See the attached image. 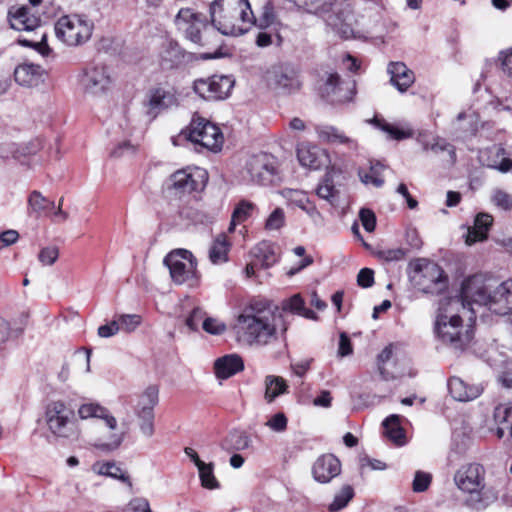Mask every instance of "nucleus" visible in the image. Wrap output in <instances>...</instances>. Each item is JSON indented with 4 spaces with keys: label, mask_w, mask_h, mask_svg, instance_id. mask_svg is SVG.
I'll use <instances>...</instances> for the list:
<instances>
[{
    "label": "nucleus",
    "mask_w": 512,
    "mask_h": 512,
    "mask_svg": "<svg viewBox=\"0 0 512 512\" xmlns=\"http://www.w3.org/2000/svg\"><path fill=\"white\" fill-rule=\"evenodd\" d=\"M463 306L473 311L472 305L486 306L497 315L512 312V280H506L493 288L482 275H473L465 279L461 286Z\"/></svg>",
    "instance_id": "nucleus-1"
},
{
    "label": "nucleus",
    "mask_w": 512,
    "mask_h": 512,
    "mask_svg": "<svg viewBox=\"0 0 512 512\" xmlns=\"http://www.w3.org/2000/svg\"><path fill=\"white\" fill-rule=\"evenodd\" d=\"M486 469L479 463L462 465L454 475L459 490L466 494L464 505L481 512L498 500V491L486 483Z\"/></svg>",
    "instance_id": "nucleus-2"
},
{
    "label": "nucleus",
    "mask_w": 512,
    "mask_h": 512,
    "mask_svg": "<svg viewBox=\"0 0 512 512\" xmlns=\"http://www.w3.org/2000/svg\"><path fill=\"white\" fill-rule=\"evenodd\" d=\"M210 16L215 31L223 35H242L257 24L248 0H214Z\"/></svg>",
    "instance_id": "nucleus-3"
},
{
    "label": "nucleus",
    "mask_w": 512,
    "mask_h": 512,
    "mask_svg": "<svg viewBox=\"0 0 512 512\" xmlns=\"http://www.w3.org/2000/svg\"><path fill=\"white\" fill-rule=\"evenodd\" d=\"M275 316L262 302L251 303L239 315L235 327L238 339L249 344L265 345L276 338Z\"/></svg>",
    "instance_id": "nucleus-4"
},
{
    "label": "nucleus",
    "mask_w": 512,
    "mask_h": 512,
    "mask_svg": "<svg viewBox=\"0 0 512 512\" xmlns=\"http://www.w3.org/2000/svg\"><path fill=\"white\" fill-rule=\"evenodd\" d=\"M194 145L198 152L203 150L217 152L221 149L224 137L220 128L208 119L195 114L190 124L177 137Z\"/></svg>",
    "instance_id": "nucleus-5"
},
{
    "label": "nucleus",
    "mask_w": 512,
    "mask_h": 512,
    "mask_svg": "<svg viewBox=\"0 0 512 512\" xmlns=\"http://www.w3.org/2000/svg\"><path fill=\"white\" fill-rule=\"evenodd\" d=\"M175 24L188 40L199 46H208L218 38L217 31L209 26L206 16L191 8L180 9Z\"/></svg>",
    "instance_id": "nucleus-6"
},
{
    "label": "nucleus",
    "mask_w": 512,
    "mask_h": 512,
    "mask_svg": "<svg viewBox=\"0 0 512 512\" xmlns=\"http://www.w3.org/2000/svg\"><path fill=\"white\" fill-rule=\"evenodd\" d=\"M93 29V22L80 14L63 15L54 25L57 39L70 47L85 44L91 38Z\"/></svg>",
    "instance_id": "nucleus-7"
},
{
    "label": "nucleus",
    "mask_w": 512,
    "mask_h": 512,
    "mask_svg": "<svg viewBox=\"0 0 512 512\" xmlns=\"http://www.w3.org/2000/svg\"><path fill=\"white\" fill-rule=\"evenodd\" d=\"M414 285L423 293L440 295L448 286V278L443 269L427 259H416L410 263Z\"/></svg>",
    "instance_id": "nucleus-8"
},
{
    "label": "nucleus",
    "mask_w": 512,
    "mask_h": 512,
    "mask_svg": "<svg viewBox=\"0 0 512 512\" xmlns=\"http://www.w3.org/2000/svg\"><path fill=\"white\" fill-rule=\"evenodd\" d=\"M45 420L55 437L77 439L80 434L74 410L62 401H52L47 405Z\"/></svg>",
    "instance_id": "nucleus-9"
},
{
    "label": "nucleus",
    "mask_w": 512,
    "mask_h": 512,
    "mask_svg": "<svg viewBox=\"0 0 512 512\" xmlns=\"http://www.w3.org/2000/svg\"><path fill=\"white\" fill-rule=\"evenodd\" d=\"M207 182L204 169L194 167L180 169L170 175L165 181V191L169 196L181 197L194 191L202 190Z\"/></svg>",
    "instance_id": "nucleus-10"
},
{
    "label": "nucleus",
    "mask_w": 512,
    "mask_h": 512,
    "mask_svg": "<svg viewBox=\"0 0 512 512\" xmlns=\"http://www.w3.org/2000/svg\"><path fill=\"white\" fill-rule=\"evenodd\" d=\"M164 264L169 268L174 283H188L190 286L198 283L197 261L190 251L174 250L164 258Z\"/></svg>",
    "instance_id": "nucleus-11"
},
{
    "label": "nucleus",
    "mask_w": 512,
    "mask_h": 512,
    "mask_svg": "<svg viewBox=\"0 0 512 512\" xmlns=\"http://www.w3.org/2000/svg\"><path fill=\"white\" fill-rule=\"evenodd\" d=\"M438 338L454 350L463 351L472 340V331L464 328L462 318L453 315H439L435 326Z\"/></svg>",
    "instance_id": "nucleus-12"
},
{
    "label": "nucleus",
    "mask_w": 512,
    "mask_h": 512,
    "mask_svg": "<svg viewBox=\"0 0 512 512\" xmlns=\"http://www.w3.org/2000/svg\"><path fill=\"white\" fill-rule=\"evenodd\" d=\"M245 172L249 180L259 185H271L278 179L277 159L268 153L252 155L246 162Z\"/></svg>",
    "instance_id": "nucleus-13"
},
{
    "label": "nucleus",
    "mask_w": 512,
    "mask_h": 512,
    "mask_svg": "<svg viewBox=\"0 0 512 512\" xmlns=\"http://www.w3.org/2000/svg\"><path fill=\"white\" fill-rule=\"evenodd\" d=\"M234 84L235 81L231 76L213 75L196 79L193 82V91L204 100L219 101L230 95Z\"/></svg>",
    "instance_id": "nucleus-14"
},
{
    "label": "nucleus",
    "mask_w": 512,
    "mask_h": 512,
    "mask_svg": "<svg viewBox=\"0 0 512 512\" xmlns=\"http://www.w3.org/2000/svg\"><path fill=\"white\" fill-rule=\"evenodd\" d=\"M79 82L85 93L100 95L109 88L111 78L104 64H92L83 70Z\"/></svg>",
    "instance_id": "nucleus-15"
},
{
    "label": "nucleus",
    "mask_w": 512,
    "mask_h": 512,
    "mask_svg": "<svg viewBox=\"0 0 512 512\" xmlns=\"http://www.w3.org/2000/svg\"><path fill=\"white\" fill-rule=\"evenodd\" d=\"M267 81L275 90L284 94L296 92L301 86L297 70L287 64L273 66L267 73Z\"/></svg>",
    "instance_id": "nucleus-16"
},
{
    "label": "nucleus",
    "mask_w": 512,
    "mask_h": 512,
    "mask_svg": "<svg viewBox=\"0 0 512 512\" xmlns=\"http://www.w3.org/2000/svg\"><path fill=\"white\" fill-rule=\"evenodd\" d=\"M11 28L18 31H32L40 26L41 18L32 12V8L23 5L12 6L8 12Z\"/></svg>",
    "instance_id": "nucleus-17"
},
{
    "label": "nucleus",
    "mask_w": 512,
    "mask_h": 512,
    "mask_svg": "<svg viewBox=\"0 0 512 512\" xmlns=\"http://www.w3.org/2000/svg\"><path fill=\"white\" fill-rule=\"evenodd\" d=\"M341 472V463L333 454H324L317 458L312 467V474L316 481L328 483Z\"/></svg>",
    "instance_id": "nucleus-18"
},
{
    "label": "nucleus",
    "mask_w": 512,
    "mask_h": 512,
    "mask_svg": "<svg viewBox=\"0 0 512 512\" xmlns=\"http://www.w3.org/2000/svg\"><path fill=\"white\" fill-rule=\"evenodd\" d=\"M177 104V97L172 90H166L162 87H156L149 91L148 113L156 116L161 111Z\"/></svg>",
    "instance_id": "nucleus-19"
},
{
    "label": "nucleus",
    "mask_w": 512,
    "mask_h": 512,
    "mask_svg": "<svg viewBox=\"0 0 512 512\" xmlns=\"http://www.w3.org/2000/svg\"><path fill=\"white\" fill-rule=\"evenodd\" d=\"M447 386L450 395L460 402L474 400L480 396L483 391L481 385H470L456 376L449 378Z\"/></svg>",
    "instance_id": "nucleus-20"
},
{
    "label": "nucleus",
    "mask_w": 512,
    "mask_h": 512,
    "mask_svg": "<svg viewBox=\"0 0 512 512\" xmlns=\"http://www.w3.org/2000/svg\"><path fill=\"white\" fill-rule=\"evenodd\" d=\"M387 72L390 74V82L400 92H405L414 83L415 76L403 62H390Z\"/></svg>",
    "instance_id": "nucleus-21"
},
{
    "label": "nucleus",
    "mask_w": 512,
    "mask_h": 512,
    "mask_svg": "<svg viewBox=\"0 0 512 512\" xmlns=\"http://www.w3.org/2000/svg\"><path fill=\"white\" fill-rule=\"evenodd\" d=\"M243 369V360L237 354L225 355L214 362V372L218 379H228Z\"/></svg>",
    "instance_id": "nucleus-22"
},
{
    "label": "nucleus",
    "mask_w": 512,
    "mask_h": 512,
    "mask_svg": "<svg viewBox=\"0 0 512 512\" xmlns=\"http://www.w3.org/2000/svg\"><path fill=\"white\" fill-rule=\"evenodd\" d=\"M488 154L487 167L501 173H507L512 170L511 150H507L502 145H495L488 149Z\"/></svg>",
    "instance_id": "nucleus-23"
},
{
    "label": "nucleus",
    "mask_w": 512,
    "mask_h": 512,
    "mask_svg": "<svg viewBox=\"0 0 512 512\" xmlns=\"http://www.w3.org/2000/svg\"><path fill=\"white\" fill-rule=\"evenodd\" d=\"M14 78L21 86H37L43 81V69L40 65L22 64L15 68Z\"/></svg>",
    "instance_id": "nucleus-24"
},
{
    "label": "nucleus",
    "mask_w": 512,
    "mask_h": 512,
    "mask_svg": "<svg viewBox=\"0 0 512 512\" xmlns=\"http://www.w3.org/2000/svg\"><path fill=\"white\" fill-rule=\"evenodd\" d=\"M493 223V218L489 214L479 213L474 220V225L468 230L466 235V244L472 245L476 242L487 239L488 231Z\"/></svg>",
    "instance_id": "nucleus-25"
},
{
    "label": "nucleus",
    "mask_w": 512,
    "mask_h": 512,
    "mask_svg": "<svg viewBox=\"0 0 512 512\" xmlns=\"http://www.w3.org/2000/svg\"><path fill=\"white\" fill-rule=\"evenodd\" d=\"M78 414L81 419L100 418L104 420L105 424L112 430L117 427L116 418L111 415L105 407L99 404H83L79 407Z\"/></svg>",
    "instance_id": "nucleus-26"
},
{
    "label": "nucleus",
    "mask_w": 512,
    "mask_h": 512,
    "mask_svg": "<svg viewBox=\"0 0 512 512\" xmlns=\"http://www.w3.org/2000/svg\"><path fill=\"white\" fill-rule=\"evenodd\" d=\"M159 402V388L156 385L148 386L139 396L134 406L135 414H154V408Z\"/></svg>",
    "instance_id": "nucleus-27"
},
{
    "label": "nucleus",
    "mask_w": 512,
    "mask_h": 512,
    "mask_svg": "<svg viewBox=\"0 0 512 512\" xmlns=\"http://www.w3.org/2000/svg\"><path fill=\"white\" fill-rule=\"evenodd\" d=\"M326 92L336 94L341 90L347 91L344 96H338L337 100L340 102L350 101L355 94V82L348 81L344 82L340 79L337 73H330L325 82Z\"/></svg>",
    "instance_id": "nucleus-28"
},
{
    "label": "nucleus",
    "mask_w": 512,
    "mask_h": 512,
    "mask_svg": "<svg viewBox=\"0 0 512 512\" xmlns=\"http://www.w3.org/2000/svg\"><path fill=\"white\" fill-rule=\"evenodd\" d=\"M54 207V202L44 197L37 190L32 191L28 197V213L36 218L49 215Z\"/></svg>",
    "instance_id": "nucleus-29"
},
{
    "label": "nucleus",
    "mask_w": 512,
    "mask_h": 512,
    "mask_svg": "<svg viewBox=\"0 0 512 512\" xmlns=\"http://www.w3.org/2000/svg\"><path fill=\"white\" fill-rule=\"evenodd\" d=\"M400 420L401 417L399 415L392 414L382 423L384 427V434L397 446H402L406 443L405 432L401 427Z\"/></svg>",
    "instance_id": "nucleus-30"
},
{
    "label": "nucleus",
    "mask_w": 512,
    "mask_h": 512,
    "mask_svg": "<svg viewBox=\"0 0 512 512\" xmlns=\"http://www.w3.org/2000/svg\"><path fill=\"white\" fill-rule=\"evenodd\" d=\"M315 130L320 140L328 143L347 144L349 146L355 145V141L347 137L338 128L331 125H317Z\"/></svg>",
    "instance_id": "nucleus-31"
},
{
    "label": "nucleus",
    "mask_w": 512,
    "mask_h": 512,
    "mask_svg": "<svg viewBox=\"0 0 512 512\" xmlns=\"http://www.w3.org/2000/svg\"><path fill=\"white\" fill-rule=\"evenodd\" d=\"M281 309L283 312H290L303 316L307 319H316V313L305 307V302L299 294H295L290 298L282 301Z\"/></svg>",
    "instance_id": "nucleus-32"
},
{
    "label": "nucleus",
    "mask_w": 512,
    "mask_h": 512,
    "mask_svg": "<svg viewBox=\"0 0 512 512\" xmlns=\"http://www.w3.org/2000/svg\"><path fill=\"white\" fill-rule=\"evenodd\" d=\"M251 439L246 432L231 431L223 440L221 446L227 451H242L250 447Z\"/></svg>",
    "instance_id": "nucleus-33"
},
{
    "label": "nucleus",
    "mask_w": 512,
    "mask_h": 512,
    "mask_svg": "<svg viewBox=\"0 0 512 512\" xmlns=\"http://www.w3.org/2000/svg\"><path fill=\"white\" fill-rule=\"evenodd\" d=\"M230 244L225 234H219L209 249V259L213 264L224 263L228 260Z\"/></svg>",
    "instance_id": "nucleus-34"
},
{
    "label": "nucleus",
    "mask_w": 512,
    "mask_h": 512,
    "mask_svg": "<svg viewBox=\"0 0 512 512\" xmlns=\"http://www.w3.org/2000/svg\"><path fill=\"white\" fill-rule=\"evenodd\" d=\"M253 253L264 268H269L278 261L275 246L269 242L259 243L254 248Z\"/></svg>",
    "instance_id": "nucleus-35"
},
{
    "label": "nucleus",
    "mask_w": 512,
    "mask_h": 512,
    "mask_svg": "<svg viewBox=\"0 0 512 512\" xmlns=\"http://www.w3.org/2000/svg\"><path fill=\"white\" fill-rule=\"evenodd\" d=\"M385 168V165L379 161L371 162L369 172L359 170L358 174L364 184H372L373 186L379 188L384 184V179L382 178L381 174Z\"/></svg>",
    "instance_id": "nucleus-36"
},
{
    "label": "nucleus",
    "mask_w": 512,
    "mask_h": 512,
    "mask_svg": "<svg viewBox=\"0 0 512 512\" xmlns=\"http://www.w3.org/2000/svg\"><path fill=\"white\" fill-rule=\"evenodd\" d=\"M288 198L292 204L305 211L309 216H320V213L318 212L315 204L310 201L304 192L291 190L289 192Z\"/></svg>",
    "instance_id": "nucleus-37"
},
{
    "label": "nucleus",
    "mask_w": 512,
    "mask_h": 512,
    "mask_svg": "<svg viewBox=\"0 0 512 512\" xmlns=\"http://www.w3.org/2000/svg\"><path fill=\"white\" fill-rule=\"evenodd\" d=\"M254 208H255V205L252 202L247 201V200H241L237 204V206L235 207V209L232 213L229 231L232 232L234 230L236 224L242 223L245 220H247L250 217Z\"/></svg>",
    "instance_id": "nucleus-38"
},
{
    "label": "nucleus",
    "mask_w": 512,
    "mask_h": 512,
    "mask_svg": "<svg viewBox=\"0 0 512 512\" xmlns=\"http://www.w3.org/2000/svg\"><path fill=\"white\" fill-rule=\"evenodd\" d=\"M96 466H98V474L118 479L127 483L129 487H132L129 476L126 475L125 472L114 462L98 463L94 467Z\"/></svg>",
    "instance_id": "nucleus-39"
},
{
    "label": "nucleus",
    "mask_w": 512,
    "mask_h": 512,
    "mask_svg": "<svg viewBox=\"0 0 512 512\" xmlns=\"http://www.w3.org/2000/svg\"><path fill=\"white\" fill-rule=\"evenodd\" d=\"M201 485L206 489H217L220 484L214 475V464L203 462L198 467Z\"/></svg>",
    "instance_id": "nucleus-40"
},
{
    "label": "nucleus",
    "mask_w": 512,
    "mask_h": 512,
    "mask_svg": "<svg viewBox=\"0 0 512 512\" xmlns=\"http://www.w3.org/2000/svg\"><path fill=\"white\" fill-rule=\"evenodd\" d=\"M287 385L283 378L275 376L266 377L265 398L272 402L277 396L286 391Z\"/></svg>",
    "instance_id": "nucleus-41"
},
{
    "label": "nucleus",
    "mask_w": 512,
    "mask_h": 512,
    "mask_svg": "<svg viewBox=\"0 0 512 512\" xmlns=\"http://www.w3.org/2000/svg\"><path fill=\"white\" fill-rule=\"evenodd\" d=\"M354 497V489L351 485H344L334 496L333 501L329 505L331 512L342 510L347 506L349 501Z\"/></svg>",
    "instance_id": "nucleus-42"
},
{
    "label": "nucleus",
    "mask_w": 512,
    "mask_h": 512,
    "mask_svg": "<svg viewBox=\"0 0 512 512\" xmlns=\"http://www.w3.org/2000/svg\"><path fill=\"white\" fill-rule=\"evenodd\" d=\"M297 157L303 167L317 169L319 167V160L315 147L300 146L297 148Z\"/></svg>",
    "instance_id": "nucleus-43"
},
{
    "label": "nucleus",
    "mask_w": 512,
    "mask_h": 512,
    "mask_svg": "<svg viewBox=\"0 0 512 512\" xmlns=\"http://www.w3.org/2000/svg\"><path fill=\"white\" fill-rule=\"evenodd\" d=\"M336 193L337 190L335 189L332 177L325 175L316 189L317 196L330 203H333V198L335 197Z\"/></svg>",
    "instance_id": "nucleus-44"
},
{
    "label": "nucleus",
    "mask_w": 512,
    "mask_h": 512,
    "mask_svg": "<svg viewBox=\"0 0 512 512\" xmlns=\"http://www.w3.org/2000/svg\"><path fill=\"white\" fill-rule=\"evenodd\" d=\"M426 149H430L435 153L446 151L448 152L451 162H456V150L455 147L447 142L444 138L437 137L431 145H426Z\"/></svg>",
    "instance_id": "nucleus-45"
},
{
    "label": "nucleus",
    "mask_w": 512,
    "mask_h": 512,
    "mask_svg": "<svg viewBox=\"0 0 512 512\" xmlns=\"http://www.w3.org/2000/svg\"><path fill=\"white\" fill-rule=\"evenodd\" d=\"M375 123L381 130L388 133L392 139L402 140V139H406V138H409L412 136L411 131L401 130V129L394 127L393 125L385 122L384 120L376 119Z\"/></svg>",
    "instance_id": "nucleus-46"
},
{
    "label": "nucleus",
    "mask_w": 512,
    "mask_h": 512,
    "mask_svg": "<svg viewBox=\"0 0 512 512\" xmlns=\"http://www.w3.org/2000/svg\"><path fill=\"white\" fill-rule=\"evenodd\" d=\"M138 423H139V429L141 433L147 437L151 438L155 433V427H154V414L151 413H145V414H135Z\"/></svg>",
    "instance_id": "nucleus-47"
},
{
    "label": "nucleus",
    "mask_w": 512,
    "mask_h": 512,
    "mask_svg": "<svg viewBox=\"0 0 512 512\" xmlns=\"http://www.w3.org/2000/svg\"><path fill=\"white\" fill-rule=\"evenodd\" d=\"M407 255V250L404 248H394V249H385L380 250L376 253V256L385 262H397L405 259Z\"/></svg>",
    "instance_id": "nucleus-48"
},
{
    "label": "nucleus",
    "mask_w": 512,
    "mask_h": 512,
    "mask_svg": "<svg viewBox=\"0 0 512 512\" xmlns=\"http://www.w3.org/2000/svg\"><path fill=\"white\" fill-rule=\"evenodd\" d=\"M432 481V475L423 471H416L413 482L412 489L416 493H421L426 491Z\"/></svg>",
    "instance_id": "nucleus-49"
},
{
    "label": "nucleus",
    "mask_w": 512,
    "mask_h": 512,
    "mask_svg": "<svg viewBox=\"0 0 512 512\" xmlns=\"http://www.w3.org/2000/svg\"><path fill=\"white\" fill-rule=\"evenodd\" d=\"M285 223V213L282 208H276L273 210V212L269 215V217L266 220L265 228L267 230H278L280 229Z\"/></svg>",
    "instance_id": "nucleus-50"
},
{
    "label": "nucleus",
    "mask_w": 512,
    "mask_h": 512,
    "mask_svg": "<svg viewBox=\"0 0 512 512\" xmlns=\"http://www.w3.org/2000/svg\"><path fill=\"white\" fill-rule=\"evenodd\" d=\"M120 330L127 332L134 331L141 323V318L136 314H124L121 315L118 320Z\"/></svg>",
    "instance_id": "nucleus-51"
},
{
    "label": "nucleus",
    "mask_w": 512,
    "mask_h": 512,
    "mask_svg": "<svg viewBox=\"0 0 512 512\" xmlns=\"http://www.w3.org/2000/svg\"><path fill=\"white\" fill-rule=\"evenodd\" d=\"M178 214L182 220L187 222L198 223L203 221L202 213L198 209L189 205L182 206L179 209Z\"/></svg>",
    "instance_id": "nucleus-52"
},
{
    "label": "nucleus",
    "mask_w": 512,
    "mask_h": 512,
    "mask_svg": "<svg viewBox=\"0 0 512 512\" xmlns=\"http://www.w3.org/2000/svg\"><path fill=\"white\" fill-rule=\"evenodd\" d=\"M41 147L42 142L39 139H35L28 143L27 145L17 148L13 152V157L19 160L21 157L34 155L41 149Z\"/></svg>",
    "instance_id": "nucleus-53"
},
{
    "label": "nucleus",
    "mask_w": 512,
    "mask_h": 512,
    "mask_svg": "<svg viewBox=\"0 0 512 512\" xmlns=\"http://www.w3.org/2000/svg\"><path fill=\"white\" fill-rule=\"evenodd\" d=\"M202 329L209 334L220 335L225 332L226 325L215 318L206 317L202 322Z\"/></svg>",
    "instance_id": "nucleus-54"
},
{
    "label": "nucleus",
    "mask_w": 512,
    "mask_h": 512,
    "mask_svg": "<svg viewBox=\"0 0 512 512\" xmlns=\"http://www.w3.org/2000/svg\"><path fill=\"white\" fill-rule=\"evenodd\" d=\"M205 318V311L202 308L196 307L187 317L186 325L190 330L197 331L199 329L200 324L202 325V322Z\"/></svg>",
    "instance_id": "nucleus-55"
},
{
    "label": "nucleus",
    "mask_w": 512,
    "mask_h": 512,
    "mask_svg": "<svg viewBox=\"0 0 512 512\" xmlns=\"http://www.w3.org/2000/svg\"><path fill=\"white\" fill-rule=\"evenodd\" d=\"M59 256V250L56 246H48L41 249L38 255L39 261L43 265H53Z\"/></svg>",
    "instance_id": "nucleus-56"
},
{
    "label": "nucleus",
    "mask_w": 512,
    "mask_h": 512,
    "mask_svg": "<svg viewBox=\"0 0 512 512\" xmlns=\"http://www.w3.org/2000/svg\"><path fill=\"white\" fill-rule=\"evenodd\" d=\"M180 62L178 51L174 48H168L161 56V66L164 69H172Z\"/></svg>",
    "instance_id": "nucleus-57"
},
{
    "label": "nucleus",
    "mask_w": 512,
    "mask_h": 512,
    "mask_svg": "<svg viewBox=\"0 0 512 512\" xmlns=\"http://www.w3.org/2000/svg\"><path fill=\"white\" fill-rule=\"evenodd\" d=\"M492 200L495 205L503 210H510L512 208V196L503 190H495Z\"/></svg>",
    "instance_id": "nucleus-58"
},
{
    "label": "nucleus",
    "mask_w": 512,
    "mask_h": 512,
    "mask_svg": "<svg viewBox=\"0 0 512 512\" xmlns=\"http://www.w3.org/2000/svg\"><path fill=\"white\" fill-rule=\"evenodd\" d=\"M359 218L362 226L367 232H373L376 227V216L372 210L362 208L359 212Z\"/></svg>",
    "instance_id": "nucleus-59"
},
{
    "label": "nucleus",
    "mask_w": 512,
    "mask_h": 512,
    "mask_svg": "<svg viewBox=\"0 0 512 512\" xmlns=\"http://www.w3.org/2000/svg\"><path fill=\"white\" fill-rule=\"evenodd\" d=\"M275 432H283L287 428V418L284 413H276L265 424Z\"/></svg>",
    "instance_id": "nucleus-60"
},
{
    "label": "nucleus",
    "mask_w": 512,
    "mask_h": 512,
    "mask_svg": "<svg viewBox=\"0 0 512 512\" xmlns=\"http://www.w3.org/2000/svg\"><path fill=\"white\" fill-rule=\"evenodd\" d=\"M357 284L362 288H369L374 284V271L362 268L357 275Z\"/></svg>",
    "instance_id": "nucleus-61"
},
{
    "label": "nucleus",
    "mask_w": 512,
    "mask_h": 512,
    "mask_svg": "<svg viewBox=\"0 0 512 512\" xmlns=\"http://www.w3.org/2000/svg\"><path fill=\"white\" fill-rule=\"evenodd\" d=\"M274 22H275V14H274L273 7L270 5H266L264 7L262 16L258 20L257 25L259 26V28L264 29V28L270 27L272 24H274Z\"/></svg>",
    "instance_id": "nucleus-62"
},
{
    "label": "nucleus",
    "mask_w": 512,
    "mask_h": 512,
    "mask_svg": "<svg viewBox=\"0 0 512 512\" xmlns=\"http://www.w3.org/2000/svg\"><path fill=\"white\" fill-rule=\"evenodd\" d=\"M120 330L119 323L114 320L109 324L102 325L98 328V335L102 338H108L115 335Z\"/></svg>",
    "instance_id": "nucleus-63"
},
{
    "label": "nucleus",
    "mask_w": 512,
    "mask_h": 512,
    "mask_svg": "<svg viewBox=\"0 0 512 512\" xmlns=\"http://www.w3.org/2000/svg\"><path fill=\"white\" fill-rule=\"evenodd\" d=\"M136 148L129 141H124L120 143L112 152L111 156L113 157H121L123 155L134 154Z\"/></svg>",
    "instance_id": "nucleus-64"
}]
</instances>
